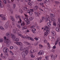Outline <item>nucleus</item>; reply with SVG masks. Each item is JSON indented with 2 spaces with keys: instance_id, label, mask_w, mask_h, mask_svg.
Masks as SVG:
<instances>
[{
  "instance_id": "f03ea898",
  "label": "nucleus",
  "mask_w": 60,
  "mask_h": 60,
  "mask_svg": "<svg viewBox=\"0 0 60 60\" xmlns=\"http://www.w3.org/2000/svg\"><path fill=\"white\" fill-rule=\"evenodd\" d=\"M44 30H46V32L48 34H49L50 32L49 31V27L47 26H45L44 27Z\"/></svg>"
},
{
  "instance_id": "58836bf2",
  "label": "nucleus",
  "mask_w": 60,
  "mask_h": 60,
  "mask_svg": "<svg viewBox=\"0 0 60 60\" xmlns=\"http://www.w3.org/2000/svg\"><path fill=\"white\" fill-rule=\"evenodd\" d=\"M4 41V39H3L1 38L0 39V42H2Z\"/></svg>"
},
{
  "instance_id": "a18cd8bd",
  "label": "nucleus",
  "mask_w": 60,
  "mask_h": 60,
  "mask_svg": "<svg viewBox=\"0 0 60 60\" xmlns=\"http://www.w3.org/2000/svg\"><path fill=\"white\" fill-rule=\"evenodd\" d=\"M19 12H20L21 13H22V12H23V11H22V10L21 9H19Z\"/></svg>"
},
{
  "instance_id": "864d4df0",
  "label": "nucleus",
  "mask_w": 60,
  "mask_h": 60,
  "mask_svg": "<svg viewBox=\"0 0 60 60\" xmlns=\"http://www.w3.org/2000/svg\"><path fill=\"white\" fill-rule=\"evenodd\" d=\"M44 42L45 43H47V41L46 40H45L44 41Z\"/></svg>"
},
{
  "instance_id": "5fc2aeb1",
  "label": "nucleus",
  "mask_w": 60,
  "mask_h": 60,
  "mask_svg": "<svg viewBox=\"0 0 60 60\" xmlns=\"http://www.w3.org/2000/svg\"><path fill=\"white\" fill-rule=\"evenodd\" d=\"M18 16L17 15H15V18L17 19H18Z\"/></svg>"
},
{
  "instance_id": "9b49d317",
  "label": "nucleus",
  "mask_w": 60,
  "mask_h": 60,
  "mask_svg": "<svg viewBox=\"0 0 60 60\" xmlns=\"http://www.w3.org/2000/svg\"><path fill=\"white\" fill-rule=\"evenodd\" d=\"M25 48L24 47H21L20 49V50L21 51H24V50L25 51Z\"/></svg>"
},
{
  "instance_id": "052dcab7",
  "label": "nucleus",
  "mask_w": 60,
  "mask_h": 60,
  "mask_svg": "<svg viewBox=\"0 0 60 60\" xmlns=\"http://www.w3.org/2000/svg\"><path fill=\"white\" fill-rule=\"evenodd\" d=\"M29 37L27 36H26L25 38H26V39H28Z\"/></svg>"
},
{
  "instance_id": "20e7f679",
  "label": "nucleus",
  "mask_w": 60,
  "mask_h": 60,
  "mask_svg": "<svg viewBox=\"0 0 60 60\" xmlns=\"http://www.w3.org/2000/svg\"><path fill=\"white\" fill-rule=\"evenodd\" d=\"M3 51L5 53H7L9 52V49L6 48H4Z\"/></svg>"
},
{
  "instance_id": "f257e3e1",
  "label": "nucleus",
  "mask_w": 60,
  "mask_h": 60,
  "mask_svg": "<svg viewBox=\"0 0 60 60\" xmlns=\"http://www.w3.org/2000/svg\"><path fill=\"white\" fill-rule=\"evenodd\" d=\"M25 52H23L22 53V56H25L26 55L28 54V49H27V48H25Z\"/></svg>"
},
{
  "instance_id": "6e6d98bb",
  "label": "nucleus",
  "mask_w": 60,
  "mask_h": 60,
  "mask_svg": "<svg viewBox=\"0 0 60 60\" xmlns=\"http://www.w3.org/2000/svg\"><path fill=\"white\" fill-rule=\"evenodd\" d=\"M2 19L3 20H5V17H4V16L2 18Z\"/></svg>"
},
{
  "instance_id": "423d86ee",
  "label": "nucleus",
  "mask_w": 60,
  "mask_h": 60,
  "mask_svg": "<svg viewBox=\"0 0 60 60\" xmlns=\"http://www.w3.org/2000/svg\"><path fill=\"white\" fill-rule=\"evenodd\" d=\"M45 17H42V19H41L40 20V23H41L42 22L44 21V20L45 19Z\"/></svg>"
},
{
  "instance_id": "a211bd4d",
  "label": "nucleus",
  "mask_w": 60,
  "mask_h": 60,
  "mask_svg": "<svg viewBox=\"0 0 60 60\" xmlns=\"http://www.w3.org/2000/svg\"><path fill=\"white\" fill-rule=\"evenodd\" d=\"M34 8L35 11H37L38 10V6H35Z\"/></svg>"
},
{
  "instance_id": "ea45409f",
  "label": "nucleus",
  "mask_w": 60,
  "mask_h": 60,
  "mask_svg": "<svg viewBox=\"0 0 60 60\" xmlns=\"http://www.w3.org/2000/svg\"><path fill=\"white\" fill-rule=\"evenodd\" d=\"M55 2L56 3V4H60V2L59 1H55Z\"/></svg>"
},
{
  "instance_id": "39448f33",
  "label": "nucleus",
  "mask_w": 60,
  "mask_h": 60,
  "mask_svg": "<svg viewBox=\"0 0 60 60\" xmlns=\"http://www.w3.org/2000/svg\"><path fill=\"white\" fill-rule=\"evenodd\" d=\"M9 21H8L6 23V25L4 26L5 27V28H7L8 26H9Z\"/></svg>"
},
{
  "instance_id": "a878e982",
  "label": "nucleus",
  "mask_w": 60,
  "mask_h": 60,
  "mask_svg": "<svg viewBox=\"0 0 60 60\" xmlns=\"http://www.w3.org/2000/svg\"><path fill=\"white\" fill-rule=\"evenodd\" d=\"M51 21H52L53 22H56V20L55 19H54L53 18H52V19H51Z\"/></svg>"
},
{
  "instance_id": "4468645a",
  "label": "nucleus",
  "mask_w": 60,
  "mask_h": 60,
  "mask_svg": "<svg viewBox=\"0 0 60 60\" xmlns=\"http://www.w3.org/2000/svg\"><path fill=\"white\" fill-rule=\"evenodd\" d=\"M50 16L52 18H54L55 16V15L51 13L50 14Z\"/></svg>"
},
{
  "instance_id": "b1692460",
  "label": "nucleus",
  "mask_w": 60,
  "mask_h": 60,
  "mask_svg": "<svg viewBox=\"0 0 60 60\" xmlns=\"http://www.w3.org/2000/svg\"><path fill=\"white\" fill-rule=\"evenodd\" d=\"M10 18L11 19V20L13 21V22H14L15 21V20H14V19L13 18V17H12V16H11L10 17Z\"/></svg>"
},
{
  "instance_id": "9d476101",
  "label": "nucleus",
  "mask_w": 60,
  "mask_h": 60,
  "mask_svg": "<svg viewBox=\"0 0 60 60\" xmlns=\"http://www.w3.org/2000/svg\"><path fill=\"white\" fill-rule=\"evenodd\" d=\"M18 35V36H20L22 38L25 39V36L22 35V34H19Z\"/></svg>"
},
{
  "instance_id": "37998d69",
  "label": "nucleus",
  "mask_w": 60,
  "mask_h": 60,
  "mask_svg": "<svg viewBox=\"0 0 60 60\" xmlns=\"http://www.w3.org/2000/svg\"><path fill=\"white\" fill-rule=\"evenodd\" d=\"M47 24L48 26H51V24H50V23H48Z\"/></svg>"
},
{
  "instance_id": "603ef678",
  "label": "nucleus",
  "mask_w": 60,
  "mask_h": 60,
  "mask_svg": "<svg viewBox=\"0 0 60 60\" xmlns=\"http://www.w3.org/2000/svg\"><path fill=\"white\" fill-rule=\"evenodd\" d=\"M28 5H30V6H31L32 5L31 3L30 2H29L28 3Z\"/></svg>"
},
{
  "instance_id": "1a4fd4ad",
  "label": "nucleus",
  "mask_w": 60,
  "mask_h": 60,
  "mask_svg": "<svg viewBox=\"0 0 60 60\" xmlns=\"http://www.w3.org/2000/svg\"><path fill=\"white\" fill-rule=\"evenodd\" d=\"M44 53L43 51L42 50H41L39 52V54L41 55H42Z\"/></svg>"
},
{
  "instance_id": "49530a36",
  "label": "nucleus",
  "mask_w": 60,
  "mask_h": 60,
  "mask_svg": "<svg viewBox=\"0 0 60 60\" xmlns=\"http://www.w3.org/2000/svg\"><path fill=\"white\" fill-rule=\"evenodd\" d=\"M39 46L40 47V49H41V48H43V46L41 45H39Z\"/></svg>"
},
{
  "instance_id": "680f3d73",
  "label": "nucleus",
  "mask_w": 60,
  "mask_h": 60,
  "mask_svg": "<svg viewBox=\"0 0 60 60\" xmlns=\"http://www.w3.org/2000/svg\"><path fill=\"white\" fill-rule=\"evenodd\" d=\"M19 20L20 23H21V22H22V20H21V19L20 18H19Z\"/></svg>"
},
{
  "instance_id": "c9c22d12",
  "label": "nucleus",
  "mask_w": 60,
  "mask_h": 60,
  "mask_svg": "<svg viewBox=\"0 0 60 60\" xmlns=\"http://www.w3.org/2000/svg\"><path fill=\"white\" fill-rule=\"evenodd\" d=\"M28 25H29L30 23V22L29 20H28L26 22Z\"/></svg>"
},
{
  "instance_id": "0eeeda50",
  "label": "nucleus",
  "mask_w": 60,
  "mask_h": 60,
  "mask_svg": "<svg viewBox=\"0 0 60 60\" xmlns=\"http://www.w3.org/2000/svg\"><path fill=\"white\" fill-rule=\"evenodd\" d=\"M6 41V43H11V41L8 38L7 39Z\"/></svg>"
},
{
  "instance_id": "6ab92c4d",
  "label": "nucleus",
  "mask_w": 60,
  "mask_h": 60,
  "mask_svg": "<svg viewBox=\"0 0 60 60\" xmlns=\"http://www.w3.org/2000/svg\"><path fill=\"white\" fill-rule=\"evenodd\" d=\"M15 43L18 45H20V46H21V43L20 42H16Z\"/></svg>"
},
{
  "instance_id": "de8ad7c7",
  "label": "nucleus",
  "mask_w": 60,
  "mask_h": 60,
  "mask_svg": "<svg viewBox=\"0 0 60 60\" xmlns=\"http://www.w3.org/2000/svg\"><path fill=\"white\" fill-rule=\"evenodd\" d=\"M30 11H32V12L34 11V9H30Z\"/></svg>"
},
{
  "instance_id": "6e6552de",
  "label": "nucleus",
  "mask_w": 60,
  "mask_h": 60,
  "mask_svg": "<svg viewBox=\"0 0 60 60\" xmlns=\"http://www.w3.org/2000/svg\"><path fill=\"white\" fill-rule=\"evenodd\" d=\"M12 33L15 34H17V32L16 31V30L14 29H13V30Z\"/></svg>"
},
{
  "instance_id": "7ed1b4c3",
  "label": "nucleus",
  "mask_w": 60,
  "mask_h": 60,
  "mask_svg": "<svg viewBox=\"0 0 60 60\" xmlns=\"http://www.w3.org/2000/svg\"><path fill=\"white\" fill-rule=\"evenodd\" d=\"M50 19V16L49 15H47L46 18L45 19V21L46 22H47L49 20V22L50 23L51 22V20H50L49 19Z\"/></svg>"
},
{
  "instance_id": "bf43d9fd",
  "label": "nucleus",
  "mask_w": 60,
  "mask_h": 60,
  "mask_svg": "<svg viewBox=\"0 0 60 60\" xmlns=\"http://www.w3.org/2000/svg\"><path fill=\"white\" fill-rule=\"evenodd\" d=\"M39 8V9L40 11H43V10L41 9V8Z\"/></svg>"
},
{
  "instance_id": "4be33fe9",
  "label": "nucleus",
  "mask_w": 60,
  "mask_h": 60,
  "mask_svg": "<svg viewBox=\"0 0 60 60\" xmlns=\"http://www.w3.org/2000/svg\"><path fill=\"white\" fill-rule=\"evenodd\" d=\"M14 40L16 41H19V39L18 38H14Z\"/></svg>"
},
{
  "instance_id": "393cba45",
  "label": "nucleus",
  "mask_w": 60,
  "mask_h": 60,
  "mask_svg": "<svg viewBox=\"0 0 60 60\" xmlns=\"http://www.w3.org/2000/svg\"><path fill=\"white\" fill-rule=\"evenodd\" d=\"M51 32L52 33L53 35H54V36H55V35L56 34V33H55V31H52Z\"/></svg>"
},
{
  "instance_id": "cd10ccee",
  "label": "nucleus",
  "mask_w": 60,
  "mask_h": 60,
  "mask_svg": "<svg viewBox=\"0 0 60 60\" xmlns=\"http://www.w3.org/2000/svg\"><path fill=\"white\" fill-rule=\"evenodd\" d=\"M0 29H1V30H4V28L2 26H0Z\"/></svg>"
},
{
  "instance_id": "13d9d810",
  "label": "nucleus",
  "mask_w": 60,
  "mask_h": 60,
  "mask_svg": "<svg viewBox=\"0 0 60 60\" xmlns=\"http://www.w3.org/2000/svg\"><path fill=\"white\" fill-rule=\"evenodd\" d=\"M0 7H1V8H3V7L4 6V5H3L0 4Z\"/></svg>"
},
{
  "instance_id": "a19ab883",
  "label": "nucleus",
  "mask_w": 60,
  "mask_h": 60,
  "mask_svg": "<svg viewBox=\"0 0 60 60\" xmlns=\"http://www.w3.org/2000/svg\"><path fill=\"white\" fill-rule=\"evenodd\" d=\"M14 48V47L12 46H11L10 47V49H13Z\"/></svg>"
},
{
  "instance_id": "c85d7f7f",
  "label": "nucleus",
  "mask_w": 60,
  "mask_h": 60,
  "mask_svg": "<svg viewBox=\"0 0 60 60\" xmlns=\"http://www.w3.org/2000/svg\"><path fill=\"white\" fill-rule=\"evenodd\" d=\"M48 33L47 32H45L44 34V36L46 37L47 35H48Z\"/></svg>"
},
{
  "instance_id": "69168bd1",
  "label": "nucleus",
  "mask_w": 60,
  "mask_h": 60,
  "mask_svg": "<svg viewBox=\"0 0 60 60\" xmlns=\"http://www.w3.org/2000/svg\"><path fill=\"white\" fill-rule=\"evenodd\" d=\"M34 39H35L36 41H38V39L37 38H36V37L34 38Z\"/></svg>"
},
{
  "instance_id": "aec40b11",
  "label": "nucleus",
  "mask_w": 60,
  "mask_h": 60,
  "mask_svg": "<svg viewBox=\"0 0 60 60\" xmlns=\"http://www.w3.org/2000/svg\"><path fill=\"white\" fill-rule=\"evenodd\" d=\"M56 31L58 32H60V30L57 27H56Z\"/></svg>"
},
{
  "instance_id": "774afa93",
  "label": "nucleus",
  "mask_w": 60,
  "mask_h": 60,
  "mask_svg": "<svg viewBox=\"0 0 60 60\" xmlns=\"http://www.w3.org/2000/svg\"><path fill=\"white\" fill-rule=\"evenodd\" d=\"M36 60H41V59H39V58H37L36 59Z\"/></svg>"
},
{
  "instance_id": "f8f14e48",
  "label": "nucleus",
  "mask_w": 60,
  "mask_h": 60,
  "mask_svg": "<svg viewBox=\"0 0 60 60\" xmlns=\"http://www.w3.org/2000/svg\"><path fill=\"white\" fill-rule=\"evenodd\" d=\"M60 40V38H58L57 39V41H56V42L55 43V45H56L58 43V41H59Z\"/></svg>"
},
{
  "instance_id": "e2e57ef3",
  "label": "nucleus",
  "mask_w": 60,
  "mask_h": 60,
  "mask_svg": "<svg viewBox=\"0 0 60 60\" xmlns=\"http://www.w3.org/2000/svg\"><path fill=\"white\" fill-rule=\"evenodd\" d=\"M33 49L31 50V51H30L31 53H33Z\"/></svg>"
},
{
  "instance_id": "c03bdc74",
  "label": "nucleus",
  "mask_w": 60,
  "mask_h": 60,
  "mask_svg": "<svg viewBox=\"0 0 60 60\" xmlns=\"http://www.w3.org/2000/svg\"><path fill=\"white\" fill-rule=\"evenodd\" d=\"M53 25L54 26H56V22H53Z\"/></svg>"
},
{
  "instance_id": "f704fd0d",
  "label": "nucleus",
  "mask_w": 60,
  "mask_h": 60,
  "mask_svg": "<svg viewBox=\"0 0 60 60\" xmlns=\"http://www.w3.org/2000/svg\"><path fill=\"white\" fill-rule=\"evenodd\" d=\"M28 20V18L26 17L25 18V20L26 21V22L27 21V20Z\"/></svg>"
},
{
  "instance_id": "0e129e2a",
  "label": "nucleus",
  "mask_w": 60,
  "mask_h": 60,
  "mask_svg": "<svg viewBox=\"0 0 60 60\" xmlns=\"http://www.w3.org/2000/svg\"><path fill=\"white\" fill-rule=\"evenodd\" d=\"M4 15H0V17H1L2 18L4 17Z\"/></svg>"
},
{
  "instance_id": "8fccbe9b",
  "label": "nucleus",
  "mask_w": 60,
  "mask_h": 60,
  "mask_svg": "<svg viewBox=\"0 0 60 60\" xmlns=\"http://www.w3.org/2000/svg\"><path fill=\"white\" fill-rule=\"evenodd\" d=\"M38 45V43H35L34 44V45L35 46H37V45Z\"/></svg>"
},
{
  "instance_id": "412c9836",
  "label": "nucleus",
  "mask_w": 60,
  "mask_h": 60,
  "mask_svg": "<svg viewBox=\"0 0 60 60\" xmlns=\"http://www.w3.org/2000/svg\"><path fill=\"white\" fill-rule=\"evenodd\" d=\"M11 38H15L16 37V36L13 34H12L11 35Z\"/></svg>"
},
{
  "instance_id": "c756f323",
  "label": "nucleus",
  "mask_w": 60,
  "mask_h": 60,
  "mask_svg": "<svg viewBox=\"0 0 60 60\" xmlns=\"http://www.w3.org/2000/svg\"><path fill=\"white\" fill-rule=\"evenodd\" d=\"M47 45L48 46V49H50V45H49V43H47Z\"/></svg>"
},
{
  "instance_id": "473e14b6",
  "label": "nucleus",
  "mask_w": 60,
  "mask_h": 60,
  "mask_svg": "<svg viewBox=\"0 0 60 60\" xmlns=\"http://www.w3.org/2000/svg\"><path fill=\"white\" fill-rule=\"evenodd\" d=\"M6 43L7 46L8 47H10V43Z\"/></svg>"
},
{
  "instance_id": "bb28decb",
  "label": "nucleus",
  "mask_w": 60,
  "mask_h": 60,
  "mask_svg": "<svg viewBox=\"0 0 60 60\" xmlns=\"http://www.w3.org/2000/svg\"><path fill=\"white\" fill-rule=\"evenodd\" d=\"M27 28V27L26 26H25L24 27H22V30H24V29H26Z\"/></svg>"
},
{
  "instance_id": "4d7b16f0",
  "label": "nucleus",
  "mask_w": 60,
  "mask_h": 60,
  "mask_svg": "<svg viewBox=\"0 0 60 60\" xmlns=\"http://www.w3.org/2000/svg\"><path fill=\"white\" fill-rule=\"evenodd\" d=\"M13 8H15V7H16V5H15H15L14 4L13 5Z\"/></svg>"
},
{
  "instance_id": "09e8293b",
  "label": "nucleus",
  "mask_w": 60,
  "mask_h": 60,
  "mask_svg": "<svg viewBox=\"0 0 60 60\" xmlns=\"http://www.w3.org/2000/svg\"><path fill=\"white\" fill-rule=\"evenodd\" d=\"M9 52L11 55H13V52H11V51H10Z\"/></svg>"
},
{
  "instance_id": "2f4dec72",
  "label": "nucleus",
  "mask_w": 60,
  "mask_h": 60,
  "mask_svg": "<svg viewBox=\"0 0 60 60\" xmlns=\"http://www.w3.org/2000/svg\"><path fill=\"white\" fill-rule=\"evenodd\" d=\"M25 25V23L24 22H22V23L21 24V26H22L21 27H22H22H23V25Z\"/></svg>"
},
{
  "instance_id": "4c0bfd02",
  "label": "nucleus",
  "mask_w": 60,
  "mask_h": 60,
  "mask_svg": "<svg viewBox=\"0 0 60 60\" xmlns=\"http://www.w3.org/2000/svg\"><path fill=\"white\" fill-rule=\"evenodd\" d=\"M33 18L32 17H30L29 19V20H31V21L32 20H33Z\"/></svg>"
},
{
  "instance_id": "338daca9",
  "label": "nucleus",
  "mask_w": 60,
  "mask_h": 60,
  "mask_svg": "<svg viewBox=\"0 0 60 60\" xmlns=\"http://www.w3.org/2000/svg\"><path fill=\"white\" fill-rule=\"evenodd\" d=\"M4 3L5 4H6V1L5 0H4Z\"/></svg>"
},
{
  "instance_id": "f3484780",
  "label": "nucleus",
  "mask_w": 60,
  "mask_h": 60,
  "mask_svg": "<svg viewBox=\"0 0 60 60\" xmlns=\"http://www.w3.org/2000/svg\"><path fill=\"white\" fill-rule=\"evenodd\" d=\"M35 14L36 15V17H38L39 16V15H38V12H34Z\"/></svg>"
},
{
  "instance_id": "2eb2a0df",
  "label": "nucleus",
  "mask_w": 60,
  "mask_h": 60,
  "mask_svg": "<svg viewBox=\"0 0 60 60\" xmlns=\"http://www.w3.org/2000/svg\"><path fill=\"white\" fill-rule=\"evenodd\" d=\"M10 34L11 32H8L6 33V36H8L10 35Z\"/></svg>"
},
{
  "instance_id": "79ce46f5",
  "label": "nucleus",
  "mask_w": 60,
  "mask_h": 60,
  "mask_svg": "<svg viewBox=\"0 0 60 60\" xmlns=\"http://www.w3.org/2000/svg\"><path fill=\"white\" fill-rule=\"evenodd\" d=\"M40 5H41V6L42 5H44V3L41 2L40 3Z\"/></svg>"
},
{
  "instance_id": "dca6fc26",
  "label": "nucleus",
  "mask_w": 60,
  "mask_h": 60,
  "mask_svg": "<svg viewBox=\"0 0 60 60\" xmlns=\"http://www.w3.org/2000/svg\"><path fill=\"white\" fill-rule=\"evenodd\" d=\"M35 14L36 15V17H38L39 16V15H38V12H34Z\"/></svg>"
},
{
  "instance_id": "72a5a7b5",
  "label": "nucleus",
  "mask_w": 60,
  "mask_h": 60,
  "mask_svg": "<svg viewBox=\"0 0 60 60\" xmlns=\"http://www.w3.org/2000/svg\"><path fill=\"white\" fill-rule=\"evenodd\" d=\"M24 10H25V11H27L28 9L27 8V7H24L23 8Z\"/></svg>"
},
{
  "instance_id": "ddd939ff",
  "label": "nucleus",
  "mask_w": 60,
  "mask_h": 60,
  "mask_svg": "<svg viewBox=\"0 0 60 60\" xmlns=\"http://www.w3.org/2000/svg\"><path fill=\"white\" fill-rule=\"evenodd\" d=\"M27 12L28 13H29L30 15L31 16L32 15V14H33V12L32 11H30V12L29 11V10H28L27 11Z\"/></svg>"
},
{
  "instance_id": "7c9ffc66",
  "label": "nucleus",
  "mask_w": 60,
  "mask_h": 60,
  "mask_svg": "<svg viewBox=\"0 0 60 60\" xmlns=\"http://www.w3.org/2000/svg\"><path fill=\"white\" fill-rule=\"evenodd\" d=\"M24 43L25 44H26L27 45H30V43H29L27 42H24Z\"/></svg>"
},
{
  "instance_id": "5701e85b",
  "label": "nucleus",
  "mask_w": 60,
  "mask_h": 60,
  "mask_svg": "<svg viewBox=\"0 0 60 60\" xmlns=\"http://www.w3.org/2000/svg\"><path fill=\"white\" fill-rule=\"evenodd\" d=\"M28 39L30 40H31V41H34V39H33L32 38L30 37H28Z\"/></svg>"
},
{
  "instance_id": "3c124183",
  "label": "nucleus",
  "mask_w": 60,
  "mask_h": 60,
  "mask_svg": "<svg viewBox=\"0 0 60 60\" xmlns=\"http://www.w3.org/2000/svg\"><path fill=\"white\" fill-rule=\"evenodd\" d=\"M51 57L52 58H53V59L54 58V56H53V55H51Z\"/></svg>"
},
{
  "instance_id": "e433bc0d",
  "label": "nucleus",
  "mask_w": 60,
  "mask_h": 60,
  "mask_svg": "<svg viewBox=\"0 0 60 60\" xmlns=\"http://www.w3.org/2000/svg\"><path fill=\"white\" fill-rule=\"evenodd\" d=\"M30 56H31V57H32V58H34V57H35V56L33 55V54H31Z\"/></svg>"
}]
</instances>
